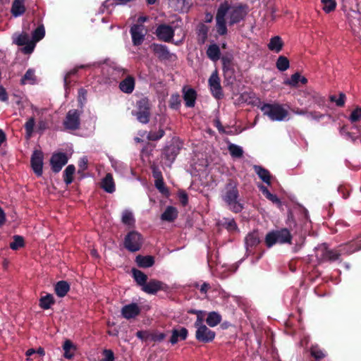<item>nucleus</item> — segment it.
<instances>
[{
    "instance_id": "c03bdc74",
    "label": "nucleus",
    "mask_w": 361,
    "mask_h": 361,
    "mask_svg": "<svg viewBox=\"0 0 361 361\" xmlns=\"http://www.w3.org/2000/svg\"><path fill=\"white\" fill-rule=\"evenodd\" d=\"M259 190L262 192V194L269 200L271 201L272 202H276V203L280 202V200L278 198V197L276 195L271 193L266 186H264L263 185H259Z\"/></svg>"
},
{
    "instance_id": "603ef678",
    "label": "nucleus",
    "mask_w": 361,
    "mask_h": 361,
    "mask_svg": "<svg viewBox=\"0 0 361 361\" xmlns=\"http://www.w3.org/2000/svg\"><path fill=\"white\" fill-rule=\"evenodd\" d=\"M322 3L323 4V10L326 13H329L336 9V2L335 0H322Z\"/></svg>"
},
{
    "instance_id": "79ce46f5",
    "label": "nucleus",
    "mask_w": 361,
    "mask_h": 361,
    "mask_svg": "<svg viewBox=\"0 0 361 361\" xmlns=\"http://www.w3.org/2000/svg\"><path fill=\"white\" fill-rule=\"evenodd\" d=\"M133 274L136 282L143 287L147 279V275L137 269H133Z\"/></svg>"
},
{
    "instance_id": "a211bd4d",
    "label": "nucleus",
    "mask_w": 361,
    "mask_h": 361,
    "mask_svg": "<svg viewBox=\"0 0 361 361\" xmlns=\"http://www.w3.org/2000/svg\"><path fill=\"white\" fill-rule=\"evenodd\" d=\"M182 92L185 106L188 108L194 107L197 97V92L193 88L187 86L183 87Z\"/></svg>"
},
{
    "instance_id": "aec40b11",
    "label": "nucleus",
    "mask_w": 361,
    "mask_h": 361,
    "mask_svg": "<svg viewBox=\"0 0 361 361\" xmlns=\"http://www.w3.org/2000/svg\"><path fill=\"white\" fill-rule=\"evenodd\" d=\"M166 284L157 280H151L142 288V290L149 294H154L160 290H164Z\"/></svg>"
},
{
    "instance_id": "2eb2a0df",
    "label": "nucleus",
    "mask_w": 361,
    "mask_h": 361,
    "mask_svg": "<svg viewBox=\"0 0 361 361\" xmlns=\"http://www.w3.org/2000/svg\"><path fill=\"white\" fill-rule=\"evenodd\" d=\"M195 332V338L197 341L203 343H209L215 338L214 331L210 330L206 325H202L197 327Z\"/></svg>"
},
{
    "instance_id": "a18cd8bd",
    "label": "nucleus",
    "mask_w": 361,
    "mask_h": 361,
    "mask_svg": "<svg viewBox=\"0 0 361 361\" xmlns=\"http://www.w3.org/2000/svg\"><path fill=\"white\" fill-rule=\"evenodd\" d=\"M228 150L231 157L234 158H241L243 155V148L235 144L229 145Z\"/></svg>"
},
{
    "instance_id": "8fccbe9b",
    "label": "nucleus",
    "mask_w": 361,
    "mask_h": 361,
    "mask_svg": "<svg viewBox=\"0 0 361 361\" xmlns=\"http://www.w3.org/2000/svg\"><path fill=\"white\" fill-rule=\"evenodd\" d=\"M24 246V239L20 235H14L13 241L10 243V247L13 250H17Z\"/></svg>"
},
{
    "instance_id": "f257e3e1",
    "label": "nucleus",
    "mask_w": 361,
    "mask_h": 361,
    "mask_svg": "<svg viewBox=\"0 0 361 361\" xmlns=\"http://www.w3.org/2000/svg\"><path fill=\"white\" fill-rule=\"evenodd\" d=\"M238 197V183L234 180L229 179L225 185L222 198L229 209L235 213H239L243 209V204L240 202Z\"/></svg>"
},
{
    "instance_id": "f8f14e48",
    "label": "nucleus",
    "mask_w": 361,
    "mask_h": 361,
    "mask_svg": "<svg viewBox=\"0 0 361 361\" xmlns=\"http://www.w3.org/2000/svg\"><path fill=\"white\" fill-rule=\"evenodd\" d=\"M142 243V239L137 232H130L125 238V246L131 252H135L140 250Z\"/></svg>"
},
{
    "instance_id": "7c9ffc66",
    "label": "nucleus",
    "mask_w": 361,
    "mask_h": 361,
    "mask_svg": "<svg viewBox=\"0 0 361 361\" xmlns=\"http://www.w3.org/2000/svg\"><path fill=\"white\" fill-rule=\"evenodd\" d=\"M62 347L64 351V357L66 359L73 358L76 351V346L73 344V343L70 340H66Z\"/></svg>"
},
{
    "instance_id": "bb28decb",
    "label": "nucleus",
    "mask_w": 361,
    "mask_h": 361,
    "mask_svg": "<svg viewBox=\"0 0 361 361\" xmlns=\"http://www.w3.org/2000/svg\"><path fill=\"white\" fill-rule=\"evenodd\" d=\"M300 82L302 85H305L307 82V79L297 72L293 74L290 79L285 80L284 84L292 87H298Z\"/></svg>"
},
{
    "instance_id": "7ed1b4c3",
    "label": "nucleus",
    "mask_w": 361,
    "mask_h": 361,
    "mask_svg": "<svg viewBox=\"0 0 361 361\" xmlns=\"http://www.w3.org/2000/svg\"><path fill=\"white\" fill-rule=\"evenodd\" d=\"M260 109L264 115H267L270 120L274 121H281L284 120L288 114V111L283 109L279 104L264 103L260 107Z\"/></svg>"
},
{
    "instance_id": "a878e982",
    "label": "nucleus",
    "mask_w": 361,
    "mask_h": 361,
    "mask_svg": "<svg viewBox=\"0 0 361 361\" xmlns=\"http://www.w3.org/2000/svg\"><path fill=\"white\" fill-rule=\"evenodd\" d=\"M254 170L255 173L258 175L259 178L265 183L270 185H271V174L270 172L261 166L255 165Z\"/></svg>"
},
{
    "instance_id": "ddd939ff",
    "label": "nucleus",
    "mask_w": 361,
    "mask_h": 361,
    "mask_svg": "<svg viewBox=\"0 0 361 361\" xmlns=\"http://www.w3.org/2000/svg\"><path fill=\"white\" fill-rule=\"evenodd\" d=\"M208 83L212 95L218 99L222 98L224 94L217 71L212 73L209 78Z\"/></svg>"
},
{
    "instance_id": "423d86ee",
    "label": "nucleus",
    "mask_w": 361,
    "mask_h": 361,
    "mask_svg": "<svg viewBox=\"0 0 361 361\" xmlns=\"http://www.w3.org/2000/svg\"><path fill=\"white\" fill-rule=\"evenodd\" d=\"M228 25L233 26L243 20L247 14V6L245 4H239L231 6L228 3Z\"/></svg>"
},
{
    "instance_id": "052dcab7",
    "label": "nucleus",
    "mask_w": 361,
    "mask_h": 361,
    "mask_svg": "<svg viewBox=\"0 0 361 361\" xmlns=\"http://www.w3.org/2000/svg\"><path fill=\"white\" fill-rule=\"evenodd\" d=\"M350 120L353 123L361 121V108L357 107L352 111L350 116Z\"/></svg>"
},
{
    "instance_id": "473e14b6",
    "label": "nucleus",
    "mask_w": 361,
    "mask_h": 361,
    "mask_svg": "<svg viewBox=\"0 0 361 361\" xmlns=\"http://www.w3.org/2000/svg\"><path fill=\"white\" fill-rule=\"evenodd\" d=\"M178 216V210L176 207L169 206L161 214V219L167 221H173Z\"/></svg>"
},
{
    "instance_id": "f03ea898",
    "label": "nucleus",
    "mask_w": 361,
    "mask_h": 361,
    "mask_svg": "<svg viewBox=\"0 0 361 361\" xmlns=\"http://www.w3.org/2000/svg\"><path fill=\"white\" fill-rule=\"evenodd\" d=\"M136 109L132 111L137 120L142 123H149L151 116V104L147 97H142L136 102Z\"/></svg>"
},
{
    "instance_id": "cd10ccee",
    "label": "nucleus",
    "mask_w": 361,
    "mask_h": 361,
    "mask_svg": "<svg viewBox=\"0 0 361 361\" xmlns=\"http://www.w3.org/2000/svg\"><path fill=\"white\" fill-rule=\"evenodd\" d=\"M283 44V42L279 36H274L270 39L267 47L270 51L279 53L282 50Z\"/></svg>"
},
{
    "instance_id": "4d7b16f0",
    "label": "nucleus",
    "mask_w": 361,
    "mask_h": 361,
    "mask_svg": "<svg viewBox=\"0 0 361 361\" xmlns=\"http://www.w3.org/2000/svg\"><path fill=\"white\" fill-rule=\"evenodd\" d=\"M223 72L225 80L230 83H233L235 78L234 68L223 70Z\"/></svg>"
},
{
    "instance_id": "4be33fe9",
    "label": "nucleus",
    "mask_w": 361,
    "mask_h": 361,
    "mask_svg": "<svg viewBox=\"0 0 361 361\" xmlns=\"http://www.w3.org/2000/svg\"><path fill=\"white\" fill-rule=\"evenodd\" d=\"M135 85V80L133 76L128 75L119 83V89L126 94H130L133 92Z\"/></svg>"
},
{
    "instance_id": "39448f33",
    "label": "nucleus",
    "mask_w": 361,
    "mask_h": 361,
    "mask_svg": "<svg viewBox=\"0 0 361 361\" xmlns=\"http://www.w3.org/2000/svg\"><path fill=\"white\" fill-rule=\"evenodd\" d=\"M291 236L290 231L284 228L279 231H274L269 233L265 238V243L267 247H271L276 243H290Z\"/></svg>"
},
{
    "instance_id": "b1692460",
    "label": "nucleus",
    "mask_w": 361,
    "mask_h": 361,
    "mask_svg": "<svg viewBox=\"0 0 361 361\" xmlns=\"http://www.w3.org/2000/svg\"><path fill=\"white\" fill-rule=\"evenodd\" d=\"M153 52L161 59H170V52L166 45L154 43L152 44Z\"/></svg>"
},
{
    "instance_id": "49530a36",
    "label": "nucleus",
    "mask_w": 361,
    "mask_h": 361,
    "mask_svg": "<svg viewBox=\"0 0 361 361\" xmlns=\"http://www.w3.org/2000/svg\"><path fill=\"white\" fill-rule=\"evenodd\" d=\"M35 81V72L32 69H28L25 75L22 77L20 80L21 85H25L29 82L30 84H34Z\"/></svg>"
},
{
    "instance_id": "dca6fc26",
    "label": "nucleus",
    "mask_w": 361,
    "mask_h": 361,
    "mask_svg": "<svg viewBox=\"0 0 361 361\" xmlns=\"http://www.w3.org/2000/svg\"><path fill=\"white\" fill-rule=\"evenodd\" d=\"M316 252L317 257L326 260H336L340 255L336 251L329 250L326 244L319 245L316 248Z\"/></svg>"
},
{
    "instance_id": "9b49d317",
    "label": "nucleus",
    "mask_w": 361,
    "mask_h": 361,
    "mask_svg": "<svg viewBox=\"0 0 361 361\" xmlns=\"http://www.w3.org/2000/svg\"><path fill=\"white\" fill-rule=\"evenodd\" d=\"M68 157L64 152L54 153L50 159V165L54 173H57L68 163Z\"/></svg>"
},
{
    "instance_id": "6e6d98bb",
    "label": "nucleus",
    "mask_w": 361,
    "mask_h": 361,
    "mask_svg": "<svg viewBox=\"0 0 361 361\" xmlns=\"http://www.w3.org/2000/svg\"><path fill=\"white\" fill-rule=\"evenodd\" d=\"M87 91L85 88L81 87L78 90V102L81 108L83 106V105L85 104L87 101Z\"/></svg>"
},
{
    "instance_id": "ea45409f",
    "label": "nucleus",
    "mask_w": 361,
    "mask_h": 361,
    "mask_svg": "<svg viewBox=\"0 0 361 361\" xmlns=\"http://www.w3.org/2000/svg\"><path fill=\"white\" fill-rule=\"evenodd\" d=\"M45 35V29L43 25H39L32 33V42H36L40 41Z\"/></svg>"
},
{
    "instance_id": "6ab92c4d",
    "label": "nucleus",
    "mask_w": 361,
    "mask_h": 361,
    "mask_svg": "<svg viewBox=\"0 0 361 361\" xmlns=\"http://www.w3.org/2000/svg\"><path fill=\"white\" fill-rule=\"evenodd\" d=\"M170 7L179 13H188L192 5V0H169Z\"/></svg>"
},
{
    "instance_id": "5701e85b",
    "label": "nucleus",
    "mask_w": 361,
    "mask_h": 361,
    "mask_svg": "<svg viewBox=\"0 0 361 361\" xmlns=\"http://www.w3.org/2000/svg\"><path fill=\"white\" fill-rule=\"evenodd\" d=\"M140 312V307L135 303L125 305L121 310L123 317L127 319L135 317Z\"/></svg>"
},
{
    "instance_id": "a19ab883",
    "label": "nucleus",
    "mask_w": 361,
    "mask_h": 361,
    "mask_svg": "<svg viewBox=\"0 0 361 361\" xmlns=\"http://www.w3.org/2000/svg\"><path fill=\"white\" fill-rule=\"evenodd\" d=\"M54 302V300L52 295L47 294V295L41 298L39 300V306L44 310H47L51 307Z\"/></svg>"
},
{
    "instance_id": "72a5a7b5",
    "label": "nucleus",
    "mask_w": 361,
    "mask_h": 361,
    "mask_svg": "<svg viewBox=\"0 0 361 361\" xmlns=\"http://www.w3.org/2000/svg\"><path fill=\"white\" fill-rule=\"evenodd\" d=\"M136 262L140 267L148 268L152 267L154 260L152 256H137L136 257Z\"/></svg>"
},
{
    "instance_id": "13d9d810",
    "label": "nucleus",
    "mask_w": 361,
    "mask_h": 361,
    "mask_svg": "<svg viewBox=\"0 0 361 361\" xmlns=\"http://www.w3.org/2000/svg\"><path fill=\"white\" fill-rule=\"evenodd\" d=\"M150 169L152 170V176L154 178V180L164 178L162 172L159 169V166L155 164H152Z\"/></svg>"
},
{
    "instance_id": "c9c22d12",
    "label": "nucleus",
    "mask_w": 361,
    "mask_h": 361,
    "mask_svg": "<svg viewBox=\"0 0 361 361\" xmlns=\"http://www.w3.org/2000/svg\"><path fill=\"white\" fill-rule=\"evenodd\" d=\"M121 222L125 226H135V219L133 213L128 209H125L122 213Z\"/></svg>"
},
{
    "instance_id": "c756f323",
    "label": "nucleus",
    "mask_w": 361,
    "mask_h": 361,
    "mask_svg": "<svg viewBox=\"0 0 361 361\" xmlns=\"http://www.w3.org/2000/svg\"><path fill=\"white\" fill-rule=\"evenodd\" d=\"M209 27L203 23H200L197 27V35L200 44H203L208 38Z\"/></svg>"
},
{
    "instance_id": "e433bc0d",
    "label": "nucleus",
    "mask_w": 361,
    "mask_h": 361,
    "mask_svg": "<svg viewBox=\"0 0 361 361\" xmlns=\"http://www.w3.org/2000/svg\"><path fill=\"white\" fill-rule=\"evenodd\" d=\"M221 321V316L216 312H211L208 314L206 322L210 327L217 326Z\"/></svg>"
},
{
    "instance_id": "58836bf2",
    "label": "nucleus",
    "mask_w": 361,
    "mask_h": 361,
    "mask_svg": "<svg viewBox=\"0 0 361 361\" xmlns=\"http://www.w3.org/2000/svg\"><path fill=\"white\" fill-rule=\"evenodd\" d=\"M276 66L280 71H285L290 67V61L285 56H279L276 62Z\"/></svg>"
},
{
    "instance_id": "680f3d73",
    "label": "nucleus",
    "mask_w": 361,
    "mask_h": 361,
    "mask_svg": "<svg viewBox=\"0 0 361 361\" xmlns=\"http://www.w3.org/2000/svg\"><path fill=\"white\" fill-rule=\"evenodd\" d=\"M88 160L86 157H82L78 161V173L82 174L87 169Z\"/></svg>"
},
{
    "instance_id": "09e8293b",
    "label": "nucleus",
    "mask_w": 361,
    "mask_h": 361,
    "mask_svg": "<svg viewBox=\"0 0 361 361\" xmlns=\"http://www.w3.org/2000/svg\"><path fill=\"white\" fill-rule=\"evenodd\" d=\"M259 242L258 233L256 231L249 233L245 238V243L247 246H254Z\"/></svg>"
},
{
    "instance_id": "2f4dec72",
    "label": "nucleus",
    "mask_w": 361,
    "mask_h": 361,
    "mask_svg": "<svg viewBox=\"0 0 361 361\" xmlns=\"http://www.w3.org/2000/svg\"><path fill=\"white\" fill-rule=\"evenodd\" d=\"M207 57L213 61L220 59L221 50L216 44H210L206 51Z\"/></svg>"
},
{
    "instance_id": "5fc2aeb1",
    "label": "nucleus",
    "mask_w": 361,
    "mask_h": 361,
    "mask_svg": "<svg viewBox=\"0 0 361 361\" xmlns=\"http://www.w3.org/2000/svg\"><path fill=\"white\" fill-rule=\"evenodd\" d=\"M345 94L343 92L339 94V97L337 98L336 95H331L329 97V100L331 102H335L337 106L341 107L343 106L345 102Z\"/></svg>"
},
{
    "instance_id": "69168bd1",
    "label": "nucleus",
    "mask_w": 361,
    "mask_h": 361,
    "mask_svg": "<svg viewBox=\"0 0 361 361\" xmlns=\"http://www.w3.org/2000/svg\"><path fill=\"white\" fill-rule=\"evenodd\" d=\"M298 212H299L300 214L301 215V217L302 218V224H307V223H310V224L312 223L311 221L309 219L308 212L305 208H304V207L299 208Z\"/></svg>"
},
{
    "instance_id": "864d4df0",
    "label": "nucleus",
    "mask_w": 361,
    "mask_h": 361,
    "mask_svg": "<svg viewBox=\"0 0 361 361\" xmlns=\"http://www.w3.org/2000/svg\"><path fill=\"white\" fill-rule=\"evenodd\" d=\"M35 118L33 117L30 118L25 124V130L26 133V137L28 139L30 138L34 131V126H35Z\"/></svg>"
},
{
    "instance_id": "393cba45",
    "label": "nucleus",
    "mask_w": 361,
    "mask_h": 361,
    "mask_svg": "<svg viewBox=\"0 0 361 361\" xmlns=\"http://www.w3.org/2000/svg\"><path fill=\"white\" fill-rule=\"evenodd\" d=\"M24 2L25 0H13L11 12L14 17L20 16L25 12Z\"/></svg>"
},
{
    "instance_id": "de8ad7c7",
    "label": "nucleus",
    "mask_w": 361,
    "mask_h": 361,
    "mask_svg": "<svg viewBox=\"0 0 361 361\" xmlns=\"http://www.w3.org/2000/svg\"><path fill=\"white\" fill-rule=\"evenodd\" d=\"M165 135V131L163 128H159L158 131H149L147 138L149 141H157L162 138Z\"/></svg>"
},
{
    "instance_id": "412c9836",
    "label": "nucleus",
    "mask_w": 361,
    "mask_h": 361,
    "mask_svg": "<svg viewBox=\"0 0 361 361\" xmlns=\"http://www.w3.org/2000/svg\"><path fill=\"white\" fill-rule=\"evenodd\" d=\"M188 334V330L185 327L179 326L174 328L171 331L170 342L171 344L174 345L178 341H184L186 339Z\"/></svg>"
},
{
    "instance_id": "f3484780",
    "label": "nucleus",
    "mask_w": 361,
    "mask_h": 361,
    "mask_svg": "<svg viewBox=\"0 0 361 361\" xmlns=\"http://www.w3.org/2000/svg\"><path fill=\"white\" fill-rule=\"evenodd\" d=\"M180 147L178 145L172 143L168 146H166L162 152L164 158L171 165L175 160L178 154L180 153Z\"/></svg>"
},
{
    "instance_id": "20e7f679",
    "label": "nucleus",
    "mask_w": 361,
    "mask_h": 361,
    "mask_svg": "<svg viewBox=\"0 0 361 361\" xmlns=\"http://www.w3.org/2000/svg\"><path fill=\"white\" fill-rule=\"evenodd\" d=\"M229 11L228 1H224L221 3L217 8L216 13V32L220 36H225L228 33V28L226 26V16Z\"/></svg>"
},
{
    "instance_id": "0eeeda50",
    "label": "nucleus",
    "mask_w": 361,
    "mask_h": 361,
    "mask_svg": "<svg viewBox=\"0 0 361 361\" xmlns=\"http://www.w3.org/2000/svg\"><path fill=\"white\" fill-rule=\"evenodd\" d=\"M154 34L160 41L171 42L175 35V29L169 25L162 23L157 25Z\"/></svg>"
},
{
    "instance_id": "e2e57ef3",
    "label": "nucleus",
    "mask_w": 361,
    "mask_h": 361,
    "mask_svg": "<svg viewBox=\"0 0 361 361\" xmlns=\"http://www.w3.org/2000/svg\"><path fill=\"white\" fill-rule=\"evenodd\" d=\"M311 355L316 360H319L325 357V354L317 346H314L311 348Z\"/></svg>"
},
{
    "instance_id": "bf43d9fd",
    "label": "nucleus",
    "mask_w": 361,
    "mask_h": 361,
    "mask_svg": "<svg viewBox=\"0 0 361 361\" xmlns=\"http://www.w3.org/2000/svg\"><path fill=\"white\" fill-rule=\"evenodd\" d=\"M178 197L180 204L185 207L188 203V196L186 192L183 190H179L178 191Z\"/></svg>"
},
{
    "instance_id": "f704fd0d",
    "label": "nucleus",
    "mask_w": 361,
    "mask_h": 361,
    "mask_svg": "<svg viewBox=\"0 0 361 361\" xmlns=\"http://www.w3.org/2000/svg\"><path fill=\"white\" fill-rule=\"evenodd\" d=\"M75 167L73 164L68 165L63 171V180L66 185H70L73 180Z\"/></svg>"
},
{
    "instance_id": "0e129e2a",
    "label": "nucleus",
    "mask_w": 361,
    "mask_h": 361,
    "mask_svg": "<svg viewBox=\"0 0 361 361\" xmlns=\"http://www.w3.org/2000/svg\"><path fill=\"white\" fill-rule=\"evenodd\" d=\"M223 70L233 68L232 58L229 56H223L221 58Z\"/></svg>"
},
{
    "instance_id": "9d476101",
    "label": "nucleus",
    "mask_w": 361,
    "mask_h": 361,
    "mask_svg": "<svg viewBox=\"0 0 361 361\" xmlns=\"http://www.w3.org/2000/svg\"><path fill=\"white\" fill-rule=\"evenodd\" d=\"M130 33L133 44L138 47L143 43L147 32L143 25L134 24L130 27Z\"/></svg>"
},
{
    "instance_id": "774afa93",
    "label": "nucleus",
    "mask_w": 361,
    "mask_h": 361,
    "mask_svg": "<svg viewBox=\"0 0 361 361\" xmlns=\"http://www.w3.org/2000/svg\"><path fill=\"white\" fill-rule=\"evenodd\" d=\"M103 353L104 355L103 361H114V353L111 350H104Z\"/></svg>"
},
{
    "instance_id": "3c124183",
    "label": "nucleus",
    "mask_w": 361,
    "mask_h": 361,
    "mask_svg": "<svg viewBox=\"0 0 361 361\" xmlns=\"http://www.w3.org/2000/svg\"><path fill=\"white\" fill-rule=\"evenodd\" d=\"M169 107L174 110H178L180 106L181 100L178 94H171L169 102Z\"/></svg>"
},
{
    "instance_id": "6e6552de",
    "label": "nucleus",
    "mask_w": 361,
    "mask_h": 361,
    "mask_svg": "<svg viewBox=\"0 0 361 361\" xmlns=\"http://www.w3.org/2000/svg\"><path fill=\"white\" fill-rule=\"evenodd\" d=\"M13 42L18 46H25L22 51L25 54H31L35 47V42L30 40L29 35L25 32H22L16 37H13Z\"/></svg>"
},
{
    "instance_id": "1a4fd4ad",
    "label": "nucleus",
    "mask_w": 361,
    "mask_h": 361,
    "mask_svg": "<svg viewBox=\"0 0 361 361\" xmlns=\"http://www.w3.org/2000/svg\"><path fill=\"white\" fill-rule=\"evenodd\" d=\"M63 126L66 129L71 130H75L80 128V113L77 109H71L68 111Z\"/></svg>"
},
{
    "instance_id": "338daca9",
    "label": "nucleus",
    "mask_w": 361,
    "mask_h": 361,
    "mask_svg": "<svg viewBox=\"0 0 361 361\" xmlns=\"http://www.w3.org/2000/svg\"><path fill=\"white\" fill-rule=\"evenodd\" d=\"M78 72V69L77 68H74L70 71H68L66 75L64 76V78H63V82H64V86L66 87H67L70 83H71V81L69 80V78L72 76V75H74L77 73Z\"/></svg>"
},
{
    "instance_id": "37998d69",
    "label": "nucleus",
    "mask_w": 361,
    "mask_h": 361,
    "mask_svg": "<svg viewBox=\"0 0 361 361\" xmlns=\"http://www.w3.org/2000/svg\"><path fill=\"white\" fill-rule=\"evenodd\" d=\"M154 185L156 188L165 197H168L170 195L169 188L165 185L164 178L160 180H155Z\"/></svg>"
},
{
    "instance_id": "4468645a",
    "label": "nucleus",
    "mask_w": 361,
    "mask_h": 361,
    "mask_svg": "<svg viewBox=\"0 0 361 361\" xmlns=\"http://www.w3.org/2000/svg\"><path fill=\"white\" fill-rule=\"evenodd\" d=\"M44 154L40 150H35L31 156V167L37 176L39 177L43 173Z\"/></svg>"
},
{
    "instance_id": "c85d7f7f",
    "label": "nucleus",
    "mask_w": 361,
    "mask_h": 361,
    "mask_svg": "<svg viewBox=\"0 0 361 361\" xmlns=\"http://www.w3.org/2000/svg\"><path fill=\"white\" fill-rule=\"evenodd\" d=\"M102 188L109 193H112L115 191V183L113 176L111 173H107L102 179Z\"/></svg>"
},
{
    "instance_id": "4c0bfd02",
    "label": "nucleus",
    "mask_w": 361,
    "mask_h": 361,
    "mask_svg": "<svg viewBox=\"0 0 361 361\" xmlns=\"http://www.w3.org/2000/svg\"><path fill=\"white\" fill-rule=\"evenodd\" d=\"M69 285L67 282L61 281L58 282L55 286V292L59 297H63L69 290Z\"/></svg>"
}]
</instances>
